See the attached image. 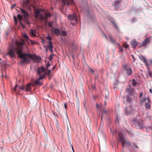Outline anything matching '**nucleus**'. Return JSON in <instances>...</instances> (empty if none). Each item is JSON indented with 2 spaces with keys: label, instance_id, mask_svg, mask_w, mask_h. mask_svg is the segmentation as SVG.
Listing matches in <instances>:
<instances>
[{
  "label": "nucleus",
  "instance_id": "0e129e2a",
  "mask_svg": "<svg viewBox=\"0 0 152 152\" xmlns=\"http://www.w3.org/2000/svg\"><path fill=\"white\" fill-rule=\"evenodd\" d=\"M1 58H0V60H1Z\"/></svg>",
  "mask_w": 152,
  "mask_h": 152
},
{
  "label": "nucleus",
  "instance_id": "b1692460",
  "mask_svg": "<svg viewBox=\"0 0 152 152\" xmlns=\"http://www.w3.org/2000/svg\"><path fill=\"white\" fill-rule=\"evenodd\" d=\"M146 97H144L142 99H141L140 101V104L141 106L143 105V102L146 101Z\"/></svg>",
  "mask_w": 152,
  "mask_h": 152
},
{
  "label": "nucleus",
  "instance_id": "4c0bfd02",
  "mask_svg": "<svg viewBox=\"0 0 152 152\" xmlns=\"http://www.w3.org/2000/svg\"><path fill=\"white\" fill-rule=\"evenodd\" d=\"M48 25L49 27H52V23L51 22H49L48 24Z\"/></svg>",
  "mask_w": 152,
  "mask_h": 152
},
{
  "label": "nucleus",
  "instance_id": "72a5a7b5",
  "mask_svg": "<svg viewBox=\"0 0 152 152\" xmlns=\"http://www.w3.org/2000/svg\"><path fill=\"white\" fill-rule=\"evenodd\" d=\"M123 46L125 48H128L129 47V46L127 44V43H124L123 44Z\"/></svg>",
  "mask_w": 152,
  "mask_h": 152
},
{
  "label": "nucleus",
  "instance_id": "c03bdc74",
  "mask_svg": "<svg viewBox=\"0 0 152 152\" xmlns=\"http://www.w3.org/2000/svg\"><path fill=\"white\" fill-rule=\"evenodd\" d=\"M112 23L114 25L115 27V28H117V25H116V23H115V22L114 21H112Z\"/></svg>",
  "mask_w": 152,
  "mask_h": 152
},
{
  "label": "nucleus",
  "instance_id": "2eb2a0df",
  "mask_svg": "<svg viewBox=\"0 0 152 152\" xmlns=\"http://www.w3.org/2000/svg\"><path fill=\"white\" fill-rule=\"evenodd\" d=\"M64 3V5L65 4L69 5L72 4L73 2L72 0H69L68 1L67 0H61Z\"/></svg>",
  "mask_w": 152,
  "mask_h": 152
},
{
  "label": "nucleus",
  "instance_id": "6e6d98bb",
  "mask_svg": "<svg viewBox=\"0 0 152 152\" xmlns=\"http://www.w3.org/2000/svg\"><path fill=\"white\" fill-rule=\"evenodd\" d=\"M149 91H150V92L151 93H152V90L151 89H149Z\"/></svg>",
  "mask_w": 152,
  "mask_h": 152
},
{
  "label": "nucleus",
  "instance_id": "f03ea898",
  "mask_svg": "<svg viewBox=\"0 0 152 152\" xmlns=\"http://www.w3.org/2000/svg\"><path fill=\"white\" fill-rule=\"evenodd\" d=\"M41 10H42L41 9L34 10V16L36 18H37L39 17V20L40 21H42L47 20L48 18L50 17L51 16V15L50 12H45L44 13L45 17H44L42 14L40 13V11Z\"/></svg>",
  "mask_w": 152,
  "mask_h": 152
},
{
  "label": "nucleus",
  "instance_id": "a878e982",
  "mask_svg": "<svg viewBox=\"0 0 152 152\" xmlns=\"http://www.w3.org/2000/svg\"><path fill=\"white\" fill-rule=\"evenodd\" d=\"M109 38L110 39V42L113 43H115V39H113L111 35H109Z\"/></svg>",
  "mask_w": 152,
  "mask_h": 152
},
{
  "label": "nucleus",
  "instance_id": "2f4dec72",
  "mask_svg": "<svg viewBox=\"0 0 152 152\" xmlns=\"http://www.w3.org/2000/svg\"><path fill=\"white\" fill-rule=\"evenodd\" d=\"M125 110L126 113L127 115H128L130 114V111L129 110H128L127 108H125Z\"/></svg>",
  "mask_w": 152,
  "mask_h": 152
},
{
  "label": "nucleus",
  "instance_id": "bb28decb",
  "mask_svg": "<svg viewBox=\"0 0 152 152\" xmlns=\"http://www.w3.org/2000/svg\"><path fill=\"white\" fill-rule=\"evenodd\" d=\"M148 68V70L147 71L148 75L151 77H152V72L151 71L149 68V66L147 67Z\"/></svg>",
  "mask_w": 152,
  "mask_h": 152
},
{
  "label": "nucleus",
  "instance_id": "c756f323",
  "mask_svg": "<svg viewBox=\"0 0 152 152\" xmlns=\"http://www.w3.org/2000/svg\"><path fill=\"white\" fill-rule=\"evenodd\" d=\"M28 18H24V21L28 25H30V23L29 21L28 20Z\"/></svg>",
  "mask_w": 152,
  "mask_h": 152
},
{
  "label": "nucleus",
  "instance_id": "473e14b6",
  "mask_svg": "<svg viewBox=\"0 0 152 152\" xmlns=\"http://www.w3.org/2000/svg\"><path fill=\"white\" fill-rule=\"evenodd\" d=\"M132 84L133 86H135L136 84V83L135 80L134 79H133L132 80Z\"/></svg>",
  "mask_w": 152,
  "mask_h": 152
},
{
  "label": "nucleus",
  "instance_id": "f8f14e48",
  "mask_svg": "<svg viewBox=\"0 0 152 152\" xmlns=\"http://www.w3.org/2000/svg\"><path fill=\"white\" fill-rule=\"evenodd\" d=\"M18 86L20 90H24V86H18L17 84H16V85H15L13 88L12 89V91H14L17 94H18V92L16 90V88Z\"/></svg>",
  "mask_w": 152,
  "mask_h": 152
},
{
  "label": "nucleus",
  "instance_id": "680f3d73",
  "mask_svg": "<svg viewBox=\"0 0 152 152\" xmlns=\"http://www.w3.org/2000/svg\"><path fill=\"white\" fill-rule=\"evenodd\" d=\"M105 37L106 38H107V37H106V36L105 35Z\"/></svg>",
  "mask_w": 152,
  "mask_h": 152
},
{
  "label": "nucleus",
  "instance_id": "ddd939ff",
  "mask_svg": "<svg viewBox=\"0 0 152 152\" xmlns=\"http://www.w3.org/2000/svg\"><path fill=\"white\" fill-rule=\"evenodd\" d=\"M45 70V68L43 66L39 67L38 68L37 72V74L39 75L42 73Z\"/></svg>",
  "mask_w": 152,
  "mask_h": 152
},
{
  "label": "nucleus",
  "instance_id": "ea45409f",
  "mask_svg": "<svg viewBox=\"0 0 152 152\" xmlns=\"http://www.w3.org/2000/svg\"><path fill=\"white\" fill-rule=\"evenodd\" d=\"M119 51L121 52H123L124 51L123 48L121 47H120L119 48Z\"/></svg>",
  "mask_w": 152,
  "mask_h": 152
},
{
  "label": "nucleus",
  "instance_id": "9b49d317",
  "mask_svg": "<svg viewBox=\"0 0 152 152\" xmlns=\"http://www.w3.org/2000/svg\"><path fill=\"white\" fill-rule=\"evenodd\" d=\"M19 9L21 11L22 15L23 16L24 18L28 17L29 16V14L26 11L20 8H19Z\"/></svg>",
  "mask_w": 152,
  "mask_h": 152
},
{
  "label": "nucleus",
  "instance_id": "423d86ee",
  "mask_svg": "<svg viewBox=\"0 0 152 152\" xmlns=\"http://www.w3.org/2000/svg\"><path fill=\"white\" fill-rule=\"evenodd\" d=\"M123 68L126 72V74L128 76H130L132 73L131 67H128V64H124L123 65Z\"/></svg>",
  "mask_w": 152,
  "mask_h": 152
},
{
  "label": "nucleus",
  "instance_id": "9d476101",
  "mask_svg": "<svg viewBox=\"0 0 152 152\" xmlns=\"http://www.w3.org/2000/svg\"><path fill=\"white\" fill-rule=\"evenodd\" d=\"M151 39L149 37L146 38L144 41L140 44V47H142L146 46L147 44L150 43Z\"/></svg>",
  "mask_w": 152,
  "mask_h": 152
},
{
  "label": "nucleus",
  "instance_id": "a18cd8bd",
  "mask_svg": "<svg viewBox=\"0 0 152 152\" xmlns=\"http://www.w3.org/2000/svg\"><path fill=\"white\" fill-rule=\"evenodd\" d=\"M24 38L26 39H28V37L26 34H25L24 35Z\"/></svg>",
  "mask_w": 152,
  "mask_h": 152
},
{
  "label": "nucleus",
  "instance_id": "bf43d9fd",
  "mask_svg": "<svg viewBox=\"0 0 152 152\" xmlns=\"http://www.w3.org/2000/svg\"><path fill=\"white\" fill-rule=\"evenodd\" d=\"M2 77H4L5 78L7 77V76H3V75H2Z\"/></svg>",
  "mask_w": 152,
  "mask_h": 152
},
{
  "label": "nucleus",
  "instance_id": "20e7f679",
  "mask_svg": "<svg viewBox=\"0 0 152 152\" xmlns=\"http://www.w3.org/2000/svg\"><path fill=\"white\" fill-rule=\"evenodd\" d=\"M126 92L127 95L132 96L133 98L136 97V94L134 89L130 86L126 89Z\"/></svg>",
  "mask_w": 152,
  "mask_h": 152
},
{
  "label": "nucleus",
  "instance_id": "4be33fe9",
  "mask_svg": "<svg viewBox=\"0 0 152 152\" xmlns=\"http://www.w3.org/2000/svg\"><path fill=\"white\" fill-rule=\"evenodd\" d=\"M36 31L34 29H31L30 31V35L31 36L33 37L36 36Z\"/></svg>",
  "mask_w": 152,
  "mask_h": 152
},
{
  "label": "nucleus",
  "instance_id": "a211bd4d",
  "mask_svg": "<svg viewBox=\"0 0 152 152\" xmlns=\"http://www.w3.org/2000/svg\"><path fill=\"white\" fill-rule=\"evenodd\" d=\"M140 58L142 61H143L146 66L148 67L149 65L147 62L146 58L145 57L142 56H141V57H140Z\"/></svg>",
  "mask_w": 152,
  "mask_h": 152
},
{
  "label": "nucleus",
  "instance_id": "79ce46f5",
  "mask_svg": "<svg viewBox=\"0 0 152 152\" xmlns=\"http://www.w3.org/2000/svg\"><path fill=\"white\" fill-rule=\"evenodd\" d=\"M14 19L15 23H17V20L16 17L15 16H14Z\"/></svg>",
  "mask_w": 152,
  "mask_h": 152
},
{
  "label": "nucleus",
  "instance_id": "aec40b11",
  "mask_svg": "<svg viewBox=\"0 0 152 152\" xmlns=\"http://www.w3.org/2000/svg\"><path fill=\"white\" fill-rule=\"evenodd\" d=\"M23 3L25 4L28 9L30 10L31 9L30 5L29 0H25L23 1Z\"/></svg>",
  "mask_w": 152,
  "mask_h": 152
},
{
  "label": "nucleus",
  "instance_id": "58836bf2",
  "mask_svg": "<svg viewBox=\"0 0 152 152\" xmlns=\"http://www.w3.org/2000/svg\"><path fill=\"white\" fill-rule=\"evenodd\" d=\"M20 23L23 28H24L25 27V26H24V25H23V23H22L21 22H20Z\"/></svg>",
  "mask_w": 152,
  "mask_h": 152
},
{
  "label": "nucleus",
  "instance_id": "f257e3e1",
  "mask_svg": "<svg viewBox=\"0 0 152 152\" xmlns=\"http://www.w3.org/2000/svg\"><path fill=\"white\" fill-rule=\"evenodd\" d=\"M21 45L23 44L20 43ZM17 49V54H19V58L22 59L21 61V63L23 64L25 63H28L31 61V60H34L35 59L36 62L38 63L41 61V58L39 56L36 57L35 54H31L28 53H22V45Z\"/></svg>",
  "mask_w": 152,
  "mask_h": 152
},
{
  "label": "nucleus",
  "instance_id": "0eeeda50",
  "mask_svg": "<svg viewBox=\"0 0 152 152\" xmlns=\"http://www.w3.org/2000/svg\"><path fill=\"white\" fill-rule=\"evenodd\" d=\"M118 135L119 137L120 140L122 142V144L123 147L125 144H126L128 145H130V142L129 141L126 140L124 139V138L123 137V136L121 135L119 133H118Z\"/></svg>",
  "mask_w": 152,
  "mask_h": 152
},
{
  "label": "nucleus",
  "instance_id": "6ab92c4d",
  "mask_svg": "<svg viewBox=\"0 0 152 152\" xmlns=\"http://www.w3.org/2000/svg\"><path fill=\"white\" fill-rule=\"evenodd\" d=\"M131 44L132 48H135L138 45V43L135 41H132L131 42Z\"/></svg>",
  "mask_w": 152,
  "mask_h": 152
},
{
  "label": "nucleus",
  "instance_id": "f3484780",
  "mask_svg": "<svg viewBox=\"0 0 152 152\" xmlns=\"http://www.w3.org/2000/svg\"><path fill=\"white\" fill-rule=\"evenodd\" d=\"M147 99L148 101V102L145 103V106L146 108L150 109L151 107V105L150 104L151 101H150L148 97L147 98Z\"/></svg>",
  "mask_w": 152,
  "mask_h": 152
},
{
  "label": "nucleus",
  "instance_id": "393cba45",
  "mask_svg": "<svg viewBox=\"0 0 152 152\" xmlns=\"http://www.w3.org/2000/svg\"><path fill=\"white\" fill-rule=\"evenodd\" d=\"M48 43L49 45L47 47L49 49L53 48V43L51 41H48Z\"/></svg>",
  "mask_w": 152,
  "mask_h": 152
},
{
  "label": "nucleus",
  "instance_id": "864d4df0",
  "mask_svg": "<svg viewBox=\"0 0 152 152\" xmlns=\"http://www.w3.org/2000/svg\"><path fill=\"white\" fill-rule=\"evenodd\" d=\"M71 146L72 147V150L73 151V152H74V149H73V146L71 144Z\"/></svg>",
  "mask_w": 152,
  "mask_h": 152
},
{
  "label": "nucleus",
  "instance_id": "5701e85b",
  "mask_svg": "<svg viewBox=\"0 0 152 152\" xmlns=\"http://www.w3.org/2000/svg\"><path fill=\"white\" fill-rule=\"evenodd\" d=\"M102 120L103 118L105 117L107 115V111L105 110H103L102 111Z\"/></svg>",
  "mask_w": 152,
  "mask_h": 152
},
{
  "label": "nucleus",
  "instance_id": "603ef678",
  "mask_svg": "<svg viewBox=\"0 0 152 152\" xmlns=\"http://www.w3.org/2000/svg\"><path fill=\"white\" fill-rule=\"evenodd\" d=\"M53 48H51L49 49L51 53L53 52Z\"/></svg>",
  "mask_w": 152,
  "mask_h": 152
},
{
  "label": "nucleus",
  "instance_id": "052dcab7",
  "mask_svg": "<svg viewBox=\"0 0 152 152\" xmlns=\"http://www.w3.org/2000/svg\"><path fill=\"white\" fill-rule=\"evenodd\" d=\"M1 96V94L0 93V96Z\"/></svg>",
  "mask_w": 152,
  "mask_h": 152
},
{
  "label": "nucleus",
  "instance_id": "13d9d810",
  "mask_svg": "<svg viewBox=\"0 0 152 152\" xmlns=\"http://www.w3.org/2000/svg\"><path fill=\"white\" fill-rule=\"evenodd\" d=\"M149 61L150 63L152 64V60H150Z\"/></svg>",
  "mask_w": 152,
  "mask_h": 152
},
{
  "label": "nucleus",
  "instance_id": "09e8293b",
  "mask_svg": "<svg viewBox=\"0 0 152 152\" xmlns=\"http://www.w3.org/2000/svg\"><path fill=\"white\" fill-rule=\"evenodd\" d=\"M16 6V5L15 4H12V6L11 7V8L12 9L15 6Z\"/></svg>",
  "mask_w": 152,
  "mask_h": 152
},
{
  "label": "nucleus",
  "instance_id": "c85d7f7f",
  "mask_svg": "<svg viewBox=\"0 0 152 152\" xmlns=\"http://www.w3.org/2000/svg\"><path fill=\"white\" fill-rule=\"evenodd\" d=\"M17 17L18 19L19 20V22H20L22 20L23 17L21 15L18 14L17 15Z\"/></svg>",
  "mask_w": 152,
  "mask_h": 152
},
{
  "label": "nucleus",
  "instance_id": "412c9836",
  "mask_svg": "<svg viewBox=\"0 0 152 152\" xmlns=\"http://www.w3.org/2000/svg\"><path fill=\"white\" fill-rule=\"evenodd\" d=\"M31 83H28L25 89L26 91H28L31 90Z\"/></svg>",
  "mask_w": 152,
  "mask_h": 152
},
{
  "label": "nucleus",
  "instance_id": "39448f33",
  "mask_svg": "<svg viewBox=\"0 0 152 152\" xmlns=\"http://www.w3.org/2000/svg\"><path fill=\"white\" fill-rule=\"evenodd\" d=\"M134 124L136 127L137 129L142 128L144 127L142 120L140 119H136Z\"/></svg>",
  "mask_w": 152,
  "mask_h": 152
},
{
  "label": "nucleus",
  "instance_id": "cd10ccee",
  "mask_svg": "<svg viewBox=\"0 0 152 152\" xmlns=\"http://www.w3.org/2000/svg\"><path fill=\"white\" fill-rule=\"evenodd\" d=\"M67 33L64 30H61V35L64 36H67Z\"/></svg>",
  "mask_w": 152,
  "mask_h": 152
},
{
  "label": "nucleus",
  "instance_id": "7c9ffc66",
  "mask_svg": "<svg viewBox=\"0 0 152 152\" xmlns=\"http://www.w3.org/2000/svg\"><path fill=\"white\" fill-rule=\"evenodd\" d=\"M51 73V71L50 70H48L47 71H45L44 74L45 75H49Z\"/></svg>",
  "mask_w": 152,
  "mask_h": 152
},
{
  "label": "nucleus",
  "instance_id": "e2e57ef3",
  "mask_svg": "<svg viewBox=\"0 0 152 152\" xmlns=\"http://www.w3.org/2000/svg\"><path fill=\"white\" fill-rule=\"evenodd\" d=\"M92 72H94V71H92Z\"/></svg>",
  "mask_w": 152,
  "mask_h": 152
},
{
  "label": "nucleus",
  "instance_id": "6e6552de",
  "mask_svg": "<svg viewBox=\"0 0 152 152\" xmlns=\"http://www.w3.org/2000/svg\"><path fill=\"white\" fill-rule=\"evenodd\" d=\"M51 33L52 34H54L56 36H58L61 34V31L58 28H53L51 30Z\"/></svg>",
  "mask_w": 152,
  "mask_h": 152
},
{
  "label": "nucleus",
  "instance_id": "8fccbe9b",
  "mask_svg": "<svg viewBox=\"0 0 152 152\" xmlns=\"http://www.w3.org/2000/svg\"><path fill=\"white\" fill-rule=\"evenodd\" d=\"M132 58L133 59V62H134L135 59L134 58V56L133 55H132Z\"/></svg>",
  "mask_w": 152,
  "mask_h": 152
},
{
  "label": "nucleus",
  "instance_id": "4d7b16f0",
  "mask_svg": "<svg viewBox=\"0 0 152 152\" xmlns=\"http://www.w3.org/2000/svg\"><path fill=\"white\" fill-rule=\"evenodd\" d=\"M92 89L93 90L95 89V87L94 86H93L92 87Z\"/></svg>",
  "mask_w": 152,
  "mask_h": 152
},
{
  "label": "nucleus",
  "instance_id": "a19ab883",
  "mask_svg": "<svg viewBox=\"0 0 152 152\" xmlns=\"http://www.w3.org/2000/svg\"><path fill=\"white\" fill-rule=\"evenodd\" d=\"M143 94L142 92H140L139 95V97L140 98H141Z\"/></svg>",
  "mask_w": 152,
  "mask_h": 152
},
{
  "label": "nucleus",
  "instance_id": "4468645a",
  "mask_svg": "<svg viewBox=\"0 0 152 152\" xmlns=\"http://www.w3.org/2000/svg\"><path fill=\"white\" fill-rule=\"evenodd\" d=\"M42 84V83L40 81V80L39 79L36 80L32 84L33 86H36L37 85L41 86Z\"/></svg>",
  "mask_w": 152,
  "mask_h": 152
},
{
  "label": "nucleus",
  "instance_id": "e433bc0d",
  "mask_svg": "<svg viewBox=\"0 0 152 152\" xmlns=\"http://www.w3.org/2000/svg\"><path fill=\"white\" fill-rule=\"evenodd\" d=\"M52 39V37L49 36H47L46 37V39L47 40H49V41H51Z\"/></svg>",
  "mask_w": 152,
  "mask_h": 152
},
{
  "label": "nucleus",
  "instance_id": "c9c22d12",
  "mask_svg": "<svg viewBox=\"0 0 152 152\" xmlns=\"http://www.w3.org/2000/svg\"><path fill=\"white\" fill-rule=\"evenodd\" d=\"M40 76L39 77L38 79H39V80H42L43 78H45V75H41V74L40 75H39Z\"/></svg>",
  "mask_w": 152,
  "mask_h": 152
},
{
  "label": "nucleus",
  "instance_id": "3c124183",
  "mask_svg": "<svg viewBox=\"0 0 152 152\" xmlns=\"http://www.w3.org/2000/svg\"><path fill=\"white\" fill-rule=\"evenodd\" d=\"M64 107L65 108H67V103H64Z\"/></svg>",
  "mask_w": 152,
  "mask_h": 152
},
{
  "label": "nucleus",
  "instance_id": "49530a36",
  "mask_svg": "<svg viewBox=\"0 0 152 152\" xmlns=\"http://www.w3.org/2000/svg\"><path fill=\"white\" fill-rule=\"evenodd\" d=\"M50 66V64L49 63H48L47 65H46V66L47 67V68H48V67H49Z\"/></svg>",
  "mask_w": 152,
  "mask_h": 152
},
{
  "label": "nucleus",
  "instance_id": "f704fd0d",
  "mask_svg": "<svg viewBox=\"0 0 152 152\" xmlns=\"http://www.w3.org/2000/svg\"><path fill=\"white\" fill-rule=\"evenodd\" d=\"M120 0H117L115 1V4L116 5H117L120 3Z\"/></svg>",
  "mask_w": 152,
  "mask_h": 152
},
{
  "label": "nucleus",
  "instance_id": "de8ad7c7",
  "mask_svg": "<svg viewBox=\"0 0 152 152\" xmlns=\"http://www.w3.org/2000/svg\"><path fill=\"white\" fill-rule=\"evenodd\" d=\"M31 42L32 44H34V43H36V42L34 41L31 40Z\"/></svg>",
  "mask_w": 152,
  "mask_h": 152
},
{
  "label": "nucleus",
  "instance_id": "1a4fd4ad",
  "mask_svg": "<svg viewBox=\"0 0 152 152\" xmlns=\"http://www.w3.org/2000/svg\"><path fill=\"white\" fill-rule=\"evenodd\" d=\"M68 19L70 20H74L76 22L78 21L76 15L75 13H73L72 15H70L68 16Z\"/></svg>",
  "mask_w": 152,
  "mask_h": 152
},
{
  "label": "nucleus",
  "instance_id": "7ed1b4c3",
  "mask_svg": "<svg viewBox=\"0 0 152 152\" xmlns=\"http://www.w3.org/2000/svg\"><path fill=\"white\" fill-rule=\"evenodd\" d=\"M21 43H23V45H22V47H23V45H24V42L23 41L22 42H16V46L13 49H11L10 50L9 52V55L12 57H13L15 56V52H16V53L18 55V57H19V55L18 54H17V49L19 47H20L21 45Z\"/></svg>",
  "mask_w": 152,
  "mask_h": 152
},
{
  "label": "nucleus",
  "instance_id": "37998d69",
  "mask_svg": "<svg viewBox=\"0 0 152 152\" xmlns=\"http://www.w3.org/2000/svg\"><path fill=\"white\" fill-rule=\"evenodd\" d=\"M53 57V55H50L49 58V59L50 61H51Z\"/></svg>",
  "mask_w": 152,
  "mask_h": 152
},
{
  "label": "nucleus",
  "instance_id": "5fc2aeb1",
  "mask_svg": "<svg viewBox=\"0 0 152 152\" xmlns=\"http://www.w3.org/2000/svg\"><path fill=\"white\" fill-rule=\"evenodd\" d=\"M55 66H54V67H53V68H52V70H54L55 69Z\"/></svg>",
  "mask_w": 152,
  "mask_h": 152
},
{
  "label": "nucleus",
  "instance_id": "dca6fc26",
  "mask_svg": "<svg viewBox=\"0 0 152 152\" xmlns=\"http://www.w3.org/2000/svg\"><path fill=\"white\" fill-rule=\"evenodd\" d=\"M134 99L135 98H133V97L131 96L127 95L126 100L127 102L131 103V102L132 100Z\"/></svg>",
  "mask_w": 152,
  "mask_h": 152
}]
</instances>
